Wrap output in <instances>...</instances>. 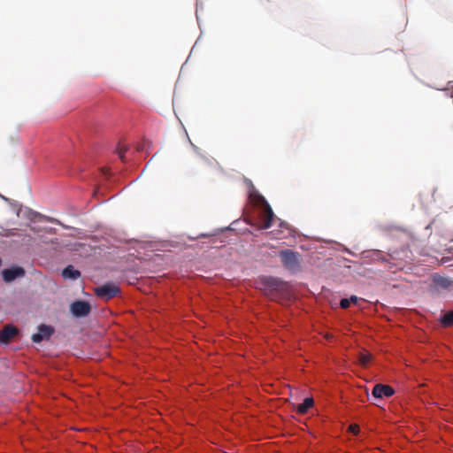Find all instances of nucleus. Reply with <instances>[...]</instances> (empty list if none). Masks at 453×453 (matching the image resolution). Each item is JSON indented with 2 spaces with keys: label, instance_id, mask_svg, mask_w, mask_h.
Instances as JSON below:
<instances>
[{
  "label": "nucleus",
  "instance_id": "nucleus-10",
  "mask_svg": "<svg viewBox=\"0 0 453 453\" xmlns=\"http://www.w3.org/2000/svg\"><path fill=\"white\" fill-rule=\"evenodd\" d=\"M313 399L309 397L306 398L303 403L296 405V409L299 413L304 414L311 407L313 406Z\"/></svg>",
  "mask_w": 453,
  "mask_h": 453
},
{
  "label": "nucleus",
  "instance_id": "nucleus-4",
  "mask_svg": "<svg viewBox=\"0 0 453 453\" xmlns=\"http://www.w3.org/2000/svg\"><path fill=\"white\" fill-rule=\"evenodd\" d=\"M395 393L394 389L388 386V385H382V384H377L374 386L372 389V396L374 398H382V397H389L393 395Z\"/></svg>",
  "mask_w": 453,
  "mask_h": 453
},
{
  "label": "nucleus",
  "instance_id": "nucleus-17",
  "mask_svg": "<svg viewBox=\"0 0 453 453\" xmlns=\"http://www.w3.org/2000/svg\"><path fill=\"white\" fill-rule=\"evenodd\" d=\"M266 282L268 283L269 288L275 289L276 288V280L274 279H267Z\"/></svg>",
  "mask_w": 453,
  "mask_h": 453
},
{
  "label": "nucleus",
  "instance_id": "nucleus-7",
  "mask_svg": "<svg viewBox=\"0 0 453 453\" xmlns=\"http://www.w3.org/2000/svg\"><path fill=\"white\" fill-rule=\"evenodd\" d=\"M24 271L20 267H13L10 269H6L3 272V277L5 281H12L14 279L22 276Z\"/></svg>",
  "mask_w": 453,
  "mask_h": 453
},
{
  "label": "nucleus",
  "instance_id": "nucleus-3",
  "mask_svg": "<svg viewBox=\"0 0 453 453\" xmlns=\"http://www.w3.org/2000/svg\"><path fill=\"white\" fill-rule=\"evenodd\" d=\"M96 291L97 296H99L100 297L109 299L113 297L118 293L119 288L116 285L108 283L101 287H98Z\"/></svg>",
  "mask_w": 453,
  "mask_h": 453
},
{
  "label": "nucleus",
  "instance_id": "nucleus-20",
  "mask_svg": "<svg viewBox=\"0 0 453 453\" xmlns=\"http://www.w3.org/2000/svg\"><path fill=\"white\" fill-rule=\"evenodd\" d=\"M202 35H203V32H201L200 35H199V36H198V38L196 39V41L195 44L193 45L192 50H193V49L197 45V43H198L199 42H201Z\"/></svg>",
  "mask_w": 453,
  "mask_h": 453
},
{
  "label": "nucleus",
  "instance_id": "nucleus-16",
  "mask_svg": "<svg viewBox=\"0 0 453 453\" xmlns=\"http://www.w3.org/2000/svg\"><path fill=\"white\" fill-rule=\"evenodd\" d=\"M348 430L354 434H357L359 433V426L357 424H352L349 426Z\"/></svg>",
  "mask_w": 453,
  "mask_h": 453
},
{
  "label": "nucleus",
  "instance_id": "nucleus-11",
  "mask_svg": "<svg viewBox=\"0 0 453 453\" xmlns=\"http://www.w3.org/2000/svg\"><path fill=\"white\" fill-rule=\"evenodd\" d=\"M62 274L65 279H77L80 276L79 271L75 270L73 266L66 267Z\"/></svg>",
  "mask_w": 453,
  "mask_h": 453
},
{
  "label": "nucleus",
  "instance_id": "nucleus-23",
  "mask_svg": "<svg viewBox=\"0 0 453 453\" xmlns=\"http://www.w3.org/2000/svg\"><path fill=\"white\" fill-rule=\"evenodd\" d=\"M150 162V160H149V161H148V162H147V163L142 166V168L141 170H142V171L147 170V168H148V166H149Z\"/></svg>",
  "mask_w": 453,
  "mask_h": 453
},
{
  "label": "nucleus",
  "instance_id": "nucleus-13",
  "mask_svg": "<svg viewBox=\"0 0 453 453\" xmlns=\"http://www.w3.org/2000/svg\"><path fill=\"white\" fill-rule=\"evenodd\" d=\"M372 356L370 353H360L358 357L359 364L363 366H367Z\"/></svg>",
  "mask_w": 453,
  "mask_h": 453
},
{
  "label": "nucleus",
  "instance_id": "nucleus-14",
  "mask_svg": "<svg viewBox=\"0 0 453 453\" xmlns=\"http://www.w3.org/2000/svg\"><path fill=\"white\" fill-rule=\"evenodd\" d=\"M441 322L445 326H451V325H453V311L446 313L443 316V318L441 319Z\"/></svg>",
  "mask_w": 453,
  "mask_h": 453
},
{
  "label": "nucleus",
  "instance_id": "nucleus-19",
  "mask_svg": "<svg viewBox=\"0 0 453 453\" xmlns=\"http://www.w3.org/2000/svg\"><path fill=\"white\" fill-rule=\"evenodd\" d=\"M27 212H28V211H27V209L23 210V209H21V208H20V209L18 211L17 215H18L19 217H20L22 213H27Z\"/></svg>",
  "mask_w": 453,
  "mask_h": 453
},
{
  "label": "nucleus",
  "instance_id": "nucleus-9",
  "mask_svg": "<svg viewBox=\"0 0 453 453\" xmlns=\"http://www.w3.org/2000/svg\"><path fill=\"white\" fill-rule=\"evenodd\" d=\"M185 132H186V134H187V137H188V142H189V144H190V146H191V148H192L193 151H194V152H195L198 157H200L203 160H204V161H208L209 165L212 167V164H213L212 160H210V159H209V158H207L204 155H203V153H202V151H201V149H200L198 146H196V144H194V143L192 142V141L190 140V138L188 137V132H187V130H186V129H185Z\"/></svg>",
  "mask_w": 453,
  "mask_h": 453
},
{
  "label": "nucleus",
  "instance_id": "nucleus-5",
  "mask_svg": "<svg viewBox=\"0 0 453 453\" xmlns=\"http://www.w3.org/2000/svg\"><path fill=\"white\" fill-rule=\"evenodd\" d=\"M90 306L88 303L82 301L74 302L71 305V311L74 316H85L89 312Z\"/></svg>",
  "mask_w": 453,
  "mask_h": 453
},
{
  "label": "nucleus",
  "instance_id": "nucleus-1",
  "mask_svg": "<svg viewBox=\"0 0 453 453\" xmlns=\"http://www.w3.org/2000/svg\"><path fill=\"white\" fill-rule=\"evenodd\" d=\"M249 196L254 204L261 207V227H271L272 222L275 220V218L268 203L253 187L249 190Z\"/></svg>",
  "mask_w": 453,
  "mask_h": 453
},
{
  "label": "nucleus",
  "instance_id": "nucleus-12",
  "mask_svg": "<svg viewBox=\"0 0 453 453\" xmlns=\"http://www.w3.org/2000/svg\"><path fill=\"white\" fill-rule=\"evenodd\" d=\"M452 83H453V81H450L448 82L446 87L435 88V89L440 90V91H445L446 96L448 97L453 98V85H452ZM430 87L434 88V87H432V86H430Z\"/></svg>",
  "mask_w": 453,
  "mask_h": 453
},
{
  "label": "nucleus",
  "instance_id": "nucleus-8",
  "mask_svg": "<svg viewBox=\"0 0 453 453\" xmlns=\"http://www.w3.org/2000/svg\"><path fill=\"white\" fill-rule=\"evenodd\" d=\"M17 334V329L12 326H6L0 333V342H7Z\"/></svg>",
  "mask_w": 453,
  "mask_h": 453
},
{
  "label": "nucleus",
  "instance_id": "nucleus-22",
  "mask_svg": "<svg viewBox=\"0 0 453 453\" xmlns=\"http://www.w3.org/2000/svg\"><path fill=\"white\" fill-rule=\"evenodd\" d=\"M349 300H350V303H357V297L353 296L350 297Z\"/></svg>",
  "mask_w": 453,
  "mask_h": 453
},
{
  "label": "nucleus",
  "instance_id": "nucleus-15",
  "mask_svg": "<svg viewBox=\"0 0 453 453\" xmlns=\"http://www.w3.org/2000/svg\"><path fill=\"white\" fill-rule=\"evenodd\" d=\"M282 257H283V259L286 263H288L289 265L292 263V262H295L296 259V257L294 253L292 252H284L282 254Z\"/></svg>",
  "mask_w": 453,
  "mask_h": 453
},
{
  "label": "nucleus",
  "instance_id": "nucleus-6",
  "mask_svg": "<svg viewBox=\"0 0 453 453\" xmlns=\"http://www.w3.org/2000/svg\"><path fill=\"white\" fill-rule=\"evenodd\" d=\"M51 334V327L47 326H41L38 327V332L33 334L32 340L34 342H40L45 339H48Z\"/></svg>",
  "mask_w": 453,
  "mask_h": 453
},
{
  "label": "nucleus",
  "instance_id": "nucleus-24",
  "mask_svg": "<svg viewBox=\"0 0 453 453\" xmlns=\"http://www.w3.org/2000/svg\"><path fill=\"white\" fill-rule=\"evenodd\" d=\"M196 19H197L198 24L200 25V19H199V16H198V8L196 9Z\"/></svg>",
  "mask_w": 453,
  "mask_h": 453
},
{
  "label": "nucleus",
  "instance_id": "nucleus-2",
  "mask_svg": "<svg viewBox=\"0 0 453 453\" xmlns=\"http://www.w3.org/2000/svg\"><path fill=\"white\" fill-rule=\"evenodd\" d=\"M102 146L104 150L111 152L121 158L132 156L138 150L134 146H124L117 141L107 142Z\"/></svg>",
  "mask_w": 453,
  "mask_h": 453
},
{
  "label": "nucleus",
  "instance_id": "nucleus-18",
  "mask_svg": "<svg viewBox=\"0 0 453 453\" xmlns=\"http://www.w3.org/2000/svg\"><path fill=\"white\" fill-rule=\"evenodd\" d=\"M349 304H350V300H349V299H342V300L341 301V306H342V308H347V307H349Z\"/></svg>",
  "mask_w": 453,
  "mask_h": 453
},
{
  "label": "nucleus",
  "instance_id": "nucleus-21",
  "mask_svg": "<svg viewBox=\"0 0 453 453\" xmlns=\"http://www.w3.org/2000/svg\"><path fill=\"white\" fill-rule=\"evenodd\" d=\"M191 53H192V51L189 53V55H188V58L186 59V61L182 64L180 72L183 70L184 66H185V65H186V64L188 63V59H189V58H190V56H191Z\"/></svg>",
  "mask_w": 453,
  "mask_h": 453
}]
</instances>
